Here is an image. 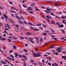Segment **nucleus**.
Listing matches in <instances>:
<instances>
[{
	"mask_svg": "<svg viewBox=\"0 0 66 66\" xmlns=\"http://www.w3.org/2000/svg\"><path fill=\"white\" fill-rule=\"evenodd\" d=\"M30 27L31 29L32 30H34V31H38V30L35 28H33V27Z\"/></svg>",
	"mask_w": 66,
	"mask_h": 66,
	"instance_id": "obj_3",
	"label": "nucleus"
},
{
	"mask_svg": "<svg viewBox=\"0 0 66 66\" xmlns=\"http://www.w3.org/2000/svg\"><path fill=\"white\" fill-rule=\"evenodd\" d=\"M32 64L34 65H37V63H32Z\"/></svg>",
	"mask_w": 66,
	"mask_h": 66,
	"instance_id": "obj_43",
	"label": "nucleus"
},
{
	"mask_svg": "<svg viewBox=\"0 0 66 66\" xmlns=\"http://www.w3.org/2000/svg\"><path fill=\"white\" fill-rule=\"evenodd\" d=\"M27 35H30L31 34V33L30 32H28L27 33Z\"/></svg>",
	"mask_w": 66,
	"mask_h": 66,
	"instance_id": "obj_45",
	"label": "nucleus"
},
{
	"mask_svg": "<svg viewBox=\"0 0 66 66\" xmlns=\"http://www.w3.org/2000/svg\"><path fill=\"white\" fill-rule=\"evenodd\" d=\"M47 2H48V3H51L52 2L51 1H47Z\"/></svg>",
	"mask_w": 66,
	"mask_h": 66,
	"instance_id": "obj_41",
	"label": "nucleus"
},
{
	"mask_svg": "<svg viewBox=\"0 0 66 66\" xmlns=\"http://www.w3.org/2000/svg\"><path fill=\"white\" fill-rule=\"evenodd\" d=\"M46 9L47 11H49V12H50V11H51V8H49L48 9L46 8Z\"/></svg>",
	"mask_w": 66,
	"mask_h": 66,
	"instance_id": "obj_6",
	"label": "nucleus"
},
{
	"mask_svg": "<svg viewBox=\"0 0 66 66\" xmlns=\"http://www.w3.org/2000/svg\"><path fill=\"white\" fill-rule=\"evenodd\" d=\"M35 9H36V10H37H37H38V11H40L39 10L37 9V7H35Z\"/></svg>",
	"mask_w": 66,
	"mask_h": 66,
	"instance_id": "obj_57",
	"label": "nucleus"
},
{
	"mask_svg": "<svg viewBox=\"0 0 66 66\" xmlns=\"http://www.w3.org/2000/svg\"><path fill=\"white\" fill-rule=\"evenodd\" d=\"M44 56L45 57H46V56H48V55H47V54H46V55H44Z\"/></svg>",
	"mask_w": 66,
	"mask_h": 66,
	"instance_id": "obj_61",
	"label": "nucleus"
},
{
	"mask_svg": "<svg viewBox=\"0 0 66 66\" xmlns=\"http://www.w3.org/2000/svg\"><path fill=\"white\" fill-rule=\"evenodd\" d=\"M1 63H2V64H6V63L4 61H2V60H1Z\"/></svg>",
	"mask_w": 66,
	"mask_h": 66,
	"instance_id": "obj_4",
	"label": "nucleus"
},
{
	"mask_svg": "<svg viewBox=\"0 0 66 66\" xmlns=\"http://www.w3.org/2000/svg\"><path fill=\"white\" fill-rule=\"evenodd\" d=\"M18 56L19 57H21V58H22V55H19Z\"/></svg>",
	"mask_w": 66,
	"mask_h": 66,
	"instance_id": "obj_55",
	"label": "nucleus"
},
{
	"mask_svg": "<svg viewBox=\"0 0 66 66\" xmlns=\"http://www.w3.org/2000/svg\"><path fill=\"white\" fill-rule=\"evenodd\" d=\"M23 22H24V24H27V22H26V21H23Z\"/></svg>",
	"mask_w": 66,
	"mask_h": 66,
	"instance_id": "obj_24",
	"label": "nucleus"
},
{
	"mask_svg": "<svg viewBox=\"0 0 66 66\" xmlns=\"http://www.w3.org/2000/svg\"><path fill=\"white\" fill-rule=\"evenodd\" d=\"M49 44V42H47L46 43H45V45H48V44Z\"/></svg>",
	"mask_w": 66,
	"mask_h": 66,
	"instance_id": "obj_49",
	"label": "nucleus"
},
{
	"mask_svg": "<svg viewBox=\"0 0 66 66\" xmlns=\"http://www.w3.org/2000/svg\"><path fill=\"white\" fill-rule=\"evenodd\" d=\"M60 27H61V28H63V27H64V25L63 24H61L60 26Z\"/></svg>",
	"mask_w": 66,
	"mask_h": 66,
	"instance_id": "obj_38",
	"label": "nucleus"
},
{
	"mask_svg": "<svg viewBox=\"0 0 66 66\" xmlns=\"http://www.w3.org/2000/svg\"><path fill=\"white\" fill-rule=\"evenodd\" d=\"M64 53V54H66V52L63 51L62 52Z\"/></svg>",
	"mask_w": 66,
	"mask_h": 66,
	"instance_id": "obj_63",
	"label": "nucleus"
},
{
	"mask_svg": "<svg viewBox=\"0 0 66 66\" xmlns=\"http://www.w3.org/2000/svg\"><path fill=\"white\" fill-rule=\"evenodd\" d=\"M37 26H40V27L41 26H42V24L40 23H38L36 24Z\"/></svg>",
	"mask_w": 66,
	"mask_h": 66,
	"instance_id": "obj_14",
	"label": "nucleus"
},
{
	"mask_svg": "<svg viewBox=\"0 0 66 66\" xmlns=\"http://www.w3.org/2000/svg\"><path fill=\"white\" fill-rule=\"evenodd\" d=\"M4 29L6 30H7V31H9V29L6 28L5 27L4 28Z\"/></svg>",
	"mask_w": 66,
	"mask_h": 66,
	"instance_id": "obj_35",
	"label": "nucleus"
},
{
	"mask_svg": "<svg viewBox=\"0 0 66 66\" xmlns=\"http://www.w3.org/2000/svg\"><path fill=\"white\" fill-rule=\"evenodd\" d=\"M40 42L41 43H42V42H43V38H41L40 39Z\"/></svg>",
	"mask_w": 66,
	"mask_h": 66,
	"instance_id": "obj_40",
	"label": "nucleus"
},
{
	"mask_svg": "<svg viewBox=\"0 0 66 66\" xmlns=\"http://www.w3.org/2000/svg\"><path fill=\"white\" fill-rule=\"evenodd\" d=\"M23 64L24 66H26V63H23Z\"/></svg>",
	"mask_w": 66,
	"mask_h": 66,
	"instance_id": "obj_58",
	"label": "nucleus"
},
{
	"mask_svg": "<svg viewBox=\"0 0 66 66\" xmlns=\"http://www.w3.org/2000/svg\"><path fill=\"white\" fill-rule=\"evenodd\" d=\"M28 24H29V25H31V26H33V24H32V23L30 22H28Z\"/></svg>",
	"mask_w": 66,
	"mask_h": 66,
	"instance_id": "obj_22",
	"label": "nucleus"
},
{
	"mask_svg": "<svg viewBox=\"0 0 66 66\" xmlns=\"http://www.w3.org/2000/svg\"><path fill=\"white\" fill-rule=\"evenodd\" d=\"M34 5H35V4L34 3L33 4L30 5V6H34Z\"/></svg>",
	"mask_w": 66,
	"mask_h": 66,
	"instance_id": "obj_36",
	"label": "nucleus"
},
{
	"mask_svg": "<svg viewBox=\"0 0 66 66\" xmlns=\"http://www.w3.org/2000/svg\"><path fill=\"white\" fill-rule=\"evenodd\" d=\"M10 55L11 57H12V58H13V59H14V56L13 55Z\"/></svg>",
	"mask_w": 66,
	"mask_h": 66,
	"instance_id": "obj_16",
	"label": "nucleus"
},
{
	"mask_svg": "<svg viewBox=\"0 0 66 66\" xmlns=\"http://www.w3.org/2000/svg\"><path fill=\"white\" fill-rule=\"evenodd\" d=\"M54 48V46L53 45L52 46L50 47V48Z\"/></svg>",
	"mask_w": 66,
	"mask_h": 66,
	"instance_id": "obj_26",
	"label": "nucleus"
},
{
	"mask_svg": "<svg viewBox=\"0 0 66 66\" xmlns=\"http://www.w3.org/2000/svg\"><path fill=\"white\" fill-rule=\"evenodd\" d=\"M29 12L30 13V14H33V12L31 11H29Z\"/></svg>",
	"mask_w": 66,
	"mask_h": 66,
	"instance_id": "obj_50",
	"label": "nucleus"
},
{
	"mask_svg": "<svg viewBox=\"0 0 66 66\" xmlns=\"http://www.w3.org/2000/svg\"><path fill=\"white\" fill-rule=\"evenodd\" d=\"M61 31L62 32V33H65V31L62 29H61Z\"/></svg>",
	"mask_w": 66,
	"mask_h": 66,
	"instance_id": "obj_13",
	"label": "nucleus"
},
{
	"mask_svg": "<svg viewBox=\"0 0 66 66\" xmlns=\"http://www.w3.org/2000/svg\"><path fill=\"white\" fill-rule=\"evenodd\" d=\"M35 50L36 51H38V49L37 48H36L35 49Z\"/></svg>",
	"mask_w": 66,
	"mask_h": 66,
	"instance_id": "obj_48",
	"label": "nucleus"
},
{
	"mask_svg": "<svg viewBox=\"0 0 66 66\" xmlns=\"http://www.w3.org/2000/svg\"><path fill=\"white\" fill-rule=\"evenodd\" d=\"M23 51H24V52H27V50H23Z\"/></svg>",
	"mask_w": 66,
	"mask_h": 66,
	"instance_id": "obj_62",
	"label": "nucleus"
},
{
	"mask_svg": "<svg viewBox=\"0 0 66 66\" xmlns=\"http://www.w3.org/2000/svg\"><path fill=\"white\" fill-rule=\"evenodd\" d=\"M7 58L8 60H10V61H11L12 60V58H10L9 57H7Z\"/></svg>",
	"mask_w": 66,
	"mask_h": 66,
	"instance_id": "obj_12",
	"label": "nucleus"
},
{
	"mask_svg": "<svg viewBox=\"0 0 66 66\" xmlns=\"http://www.w3.org/2000/svg\"><path fill=\"white\" fill-rule=\"evenodd\" d=\"M30 62L31 63H33V62H34V61H33V60H31Z\"/></svg>",
	"mask_w": 66,
	"mask_h": 66,
	"instance_id": "obj_52",
	"label": "nucleus"
},
{
	"mask_svg": "<svg viewBox=\"0 0 66 66\" xmlns=\"http://www.w3.org/2000/svg\"><path fill=\"white\" fill-rule=\"evenodd\" d=\"M4 8L0 6V9H2V10H3Z\"/></svg>",
	"mask_w": 66,
	"mask_h": 66,
	"instance_id": "obj_47",
	"label": "nucleus"
},
{
	"mask_svg": "<svg viewBox=\"0 0 66 66\" xmlns=\"http://www.w3.org/2000/svg\"><path fill=\"white\" fill-rule=\"evenodd\" d=\"M13 47L14 48V49H16V47L15 45H14L13 46Z\"/></svg>",
	"mask_w": 66,
	"mask_h": 66,
	"instance_id": "obj_25",
	"label": "nucleus"
},
{
	"mask_svg": "<svg viewBox=\"0 0 66 66\" xmlns=\"http://www.w3.org/2000/svg\"><path fill=\"white\" fill-rule=\"evenodd\" d=\"M47 54L48 55H50V53H49L48 52H47Z\"/></svg>",
	"mask_w": 66,
	"mask_h": 66,
	"instance_id": "obj_51",
	"label": "nucleus"
},
{
	"mask_svg": "<svg viewBox=\"0 0 66 66\" xmlns=\"http://www.w3.org/2000/svg\"><path fill=\"white\" fill-rule=\"evenodd\" d=\"M52 32L53 33L55 34V32L54 30H52V29H51Z\"/></svg>",
	"mask_w": 66,
	"mask_h": 66,
	"instance_id": "obj_27",
	"label": "nucleus"
},
{
	"mask_svg": "<svg viewBox=\"0 0 66 66\" xmlns=\"http://www.w3.org/2000/svg\"><path fill=\"white\" fill-rule=\"evenodd\" d=\"M31 8H32V7H28V8L27 10H30V9H31Z\"/></svg>",
	"mask_w": 66,
	"mask_h": 66,
	"instance_id": "obj_30",
	"label": "nucleus"
},
{
	"mask_svg": "<svg viewBox=\"0 0 66 66\" xmlns=\"http://www.w3.org/2000/svg\"><path fill=\"white\" fill-rule=\"evenodd\" d=\"M48 64L49 66H51V64L50 62L48 63Z\"/></svg>",
	"mask_w": 66,
	"mask_h": 66,
	"instance_id": "obj_54",
	"label": "nucleus"
},
{
	"mask_svg": "<svg viewBox=\"0 0 66 66\" xmlns=\"http://www.w3.org/2000/svg\"><path fill=\"white\" fill-rule=\"evenodd\" d=\"M42 26L44 27H45V28H46V26L44 24Z\"/></svg>",
	"mask_w": 66,
	"mask_h": 66,
	"instance_id": "obj_53",
	"label": "nucleus"
},
{
	"mask_svg": "<svg viewBox=\"0 0 66 66\" xmlns=\"http://www.w3.org/2000/svg\"><path fill=\"white\" fill-rule=\"evenodd\" d=\"M14 9V10H16V9H15V8H14V7L13 6H12L11 7V9Z\"/></svg>",
	"mask_w": 66,
	"mask_h": 66,
	"instance_id": "obj_33",
	"label": "nucleus"
},
{
	"mask_svg": "<svg viewBox=\"0 0 66 66\" xmlns=\"http://www.w3.org/2000/svg\"><path fill=\"white\" fill-rule=\"evenodd\" d=\"M61 49H62V47H60L56 49V51H58L57 53H61V52L62 51V50H61Z\"/></svg>",
	"mask_w": 66,
	"mask_h": 66,
	"instance_id": "obj_2",
	"label": "nucleus"
},
{
	"mask_svg": "<svg viewBox=\"0 0 66 66\" xmlns=\"http://www.w3.org/2000/svg\"><path fill=\"white\" fill-rule=\"evenodd\" d=\"M4 17H5V18H9V17L7 16H6V15L4 14Z\"/></svg>",
	"mask_w": 66,
	"mask_h": 66,
	"instance_id": "obj_11",
	"label": "nucleus"
},
{
	"mask_svg": "<svg viewBox=\"0 0 66 66\" xmlns=\"http://www.w3.org/2000/svg\"><path fill=\"white\" fill-rule=\"evenodd\" d=\"M10 11L11 12V13H16V12L15 11L10 10Z\"/></svg>",
	"mask_w": 66,
	"mask_h": 66,
	"instance_id": "obj_10",
	"label": "nucleus"
},
{
	"mask_svg": "<svg viewBox=\"0 0 66 66\" xmlns=\"http://www.w3.org/2000/svg\"><path fill=\"white\" fill-rule=\"evenodd\" d=\"M61 18H62L63 19H65V17L64 16H62L61 17Z\"/></svg>",
	"mask_w": 66,
	"mask_h": 66,
	"instance_id": "obj_37",
	"label": "nucleus"
},
{
	"mask_svg": "<svg viewBox=\"0 0 66 66\" xmlns=\"http://www.w3.org/2000/svg\"><path fill=\"white\" fill-rule=\"evenodd\" d=\"M42 34L43 35H44V36H46L47 35V33L45 32L42 33Z\"/></svg>",
	"mask_w": 66,
	"mask_h": 66,
	"instance_id": "obj_9",
	"label": "nucleus"
},
{
	"mask_svg": "<svg viewBox=\"0 0 66 66\" xmlns=\"http://www.w3.org/2000/svg\"><path fill=\"white\" fill-rule=\"evenodd\" d=\"M7 40L8 42H12V41H11V39H8Z\"/></svg>",
	"mask_w": 66,
	"mask_h": 66,
	"instance_id": "obj_31",
	"label": "nucleus"
},
{
	"mask_svg": "<svg viewBox=\"0 0 66 66\" xmlns=\"http://www.w3.org/2000/svg\"><path fill=\"white\" fill-rule=\"evenodd\" d=\"M45 12H46V13H48V14H49V12L48 11H47L46 10H45Z\"/></svg>",
	"mask_w": 66,
	"mask_h": 66,
	"instance_id": "obj_34",
	"label": "nucleus"
},
{
	"mask_svg": "<svg viewBox=\"0 0 66 66\" xmlns=\"http://www.w3.org/2000/svg\"><path fill=\"white\" fill-rule=\"evenodd\" d=\"M22 6L24 8H27V6L24 4H23L22 5Z\"/></svg>",
	"mask_w": 66,
	"mask_h": 66,
	"instance_id": "obj_7",
	"label": "nucleus"
},
{
	"mask_svg": "<svg viewBox=\"0 0 66 66\" xmlns=\"http://www.w3.org/2000/svg\"><path fill=\"white\" fill-rule=\"evenodd\" d=\"M1 40H6V39L5 38H2Z\"/></svg>",
	"mask_w": 66,
	"mask_h": 66,
	"instance_id": "obj_15",
	"label": "nucleus"
},
{
	"mask_svg": "<svg viewBox=\"0 0 66 66\" xmlns=\"http://www.w3.org/2000/svg\"><path fill=\"white\" fill-rule=\"evenodd\" d=\"M22 57H24V58H26V56L24 55H22Z\"/></svg>",
	"mask_w": 66,
	"mask_h": 66,
	"instance_id": "obj_19",
	"label": "nucleus"
},
{
	"mask_svg": "<svg viewBox=\"0 0 66 66\" xmlns=\"http://www.w3.org/2000/svg\"><path fill=\"white\" fill-rule=\"evenodd\" d=\"M29 40L31 42V43H34V42L33 41H32V40Z\"/></svg>",
	"mask_w": 66,
	"mask_h": 66,
	"instance_id": "obj_39",
	"label": "nucleus"
},
{
	"mask_svg": "<svg viewBox=\"0 0 66 66\" xmlns=\"http://www.w3.org/2000/svg\"><path fill=\"white\" fill-rule=\"evenodd\" d=\"M55 17H56V18H59V19H61V18H60L59 17L56 15H55Z\"/></svg>",
	"mask_w": 66,
	"mask_h": 66,
	"instance_id": "obj_42",
	"label": "nucleus"
},
{
	"mask_svg": "<svg viewBox=\"0 0 66 66\" xmlns=\"http://www.w3.org/2000/svg\"><path fill=\"white\" fill-rule=\"evenodd\" d=\"M55 64L56 66H58V64H57L56 63H55Z\"/></svg>",
	"mask_w": 66,
	"mask_h": 66,
	"instance_id": "obj_60",
	"label": "nucleus"
},
{
	"mask_svg": "<svg viewBox=\"0 0 66 66\" xmlns=\"http://www.w3.org/2000/svg\"><path fill=\"white\" fill-rule=\"evenodd\" d=\"M20 18H21V19H22V20H24V19L23 18H22V16H21L20 17Z\"/></svg>",
	"mask_w": 66,
	"mask_h": 66,
	"instance_id": "obj_44",
	"label": "nucleus"
},
{
	"mask_svg": "<svg viewBox=\"0 0 66 66\" xmlns=\"http://www.w3.org/2000/svg\"><path fill=\"white\" fill-rule=\"evenodd\" d=\"M20 38L22 39L23 40L24 39V38L22 37H20Z\"/></svg>",
	"mask_w": 66,
	"mask_h": 66,
	"instance_id": "obj_17",
	"label": "nucleus"
},
{
	"mask_svg": "<svg viewBox=\"0 0 66 66\" xmlns=\"http://www.w3.org/2000/svg\"><path fill=\"white\" fill-rule=\"evenodd\" d=\"M65 56H62V59H64V58H65Z\"/></svg>",
	"mask_w": 66,
	"mask_h": 66,
	"instance_id": "obj_64",
	"label": "nucleus"
},
{
	"mask_svg": "<svg viewBox=\"0 0 66 66\" xmlns=\"http://www.w3.org/2000/svg\"><path fill=\"white\" fill-rule=\"evenodd\" d=\"M5 25L7 26V28H8L9 29H11V28H10V27L9 25L6 24H5Z\"/></svg>",
	"mask_w": 66,
	"mask_h": 66,
	"instance_id": "obj_8",
	"label": "nucleus"
},
{
	"mask_svg": "<svg viewBox=\"0 0 66 66\" xmlns=\"http://www.w3.org/2000/svg\"><path fill=\"white\" fill-rule=\"evenodd\" d=\"M44 32H46V33H49V32H50V31L47 30L44 31Z\"/></svg>",
	"mask_w": 66,
	"mask_h": 66,
	"instance_id": "obj_18",
	"label": "nucleus"
},
{
	"mask_svg": "<svg viewBox=\"0 0 66 66\" xmlns=\"http://www.w3.org/2000/svg\"><path fill=\"white\" fill-rule=\"evenodd\" d=\"M5 62H7L9 63V61H8V60H7V59H5Z\"/></svg>",
	"mask_w": 66,
	"mask_h": 66,
	"instance_id": "obj_23",
	"label": "nucleus"
},
{
	"mask_svg": "<svg viewBox=\"0 0 66 66\" xmlns=\"http://www.w3.org/2000/svg\"><path fill=\"white\" fill-rule=\"evenodd\" d=\"M37 54H36L35 53H34L33 55V56L34 57H38V56H41V54H42V53H39L37 52Z\"/></svg>",
	"mask_w": 66,
	"mask_h": 66,
	"instance_id": "obj_1",
	"label": "nucleus"
},
{
	"mask_svg": "<svg viewBox=\"0 0 66 66\" xmlns=\"http://www.w3.org/2000/svg\"><path fill=\"white\" fill-rule=\"evenodd\" d=\"M19 11H20L19 13H20V14H22V11H21V10H19Z\"/></svg>",
	"mask_w": 66,
	"mask_h": 66,
	"instance_id": "obj_29",
	"label": "nucleus"
},
{
	"mask_svg": "<svg viewBox=\"0 0 66 66\" xmlns=\"http://www.w3.org/2000/svg\"><path fill=\"white\" fill-rule=\"evenodd\" d=\"M52 52L54 54H55V51L54 50H52Z\"/></svg>",
	"mask_w": 66,
	"mask_h": 66,
	"instance_id": "obj_32",
	"label": "nucleus"
},
{
	"mask_svg": "<svg viewBox=\"0 0 66 66\" xmlns=\"http://www.w3.org/2000/svg\"><path fill=\"white\" fill-rule=\"evenodd\" d=\"M29 39H30V40H32V39H34V38H29Z\"/></svg>",
	"mask_w": 66,
	"mask_h": 66,
	"instance_id": "obj_46",
	"label": "nucleus"
},
{
	"mask_svg": "<svg viewBox=\"0 0 66 66\" xmlns=\"http://www.w3.org/2000/svg\"><path fill=\"white\" fill-rule=\"evenodd\" d=\"M59 24V22H57L55 24V25H56V24Z\"/></svg>",
	"mask_w": 66,
	"mask_h": 66,
	"instance_id": "obj_56",
	"label": "nucleus"
},
{
	"mask_svg": "<svg viewBox=\"0 0 66 66\" xmlns=\"http://www.w3.org/2000/svg\"><path fill=\"white\" fill-rule=\"evenodd\" d=\"M46 20H47V21H48V22L50 23L51 24V22H50V21H49V19H46Z\"/></svg>",
	"mask_w": 66,
	"mask_h": 66,
	"instance_id": "obj_21",
	"label": "nucleus"
},
{
	"mask_svg": "<svg viewBox=\"0 0 66 66\" xmlns=\"http://www.w3.org/2000/svg\"><path fill=\"white\" fill-rule=\"evenodd\" d=\"M48 59H49V60H50V61H51V58L50 57H48Z\"/></svg>",
	"mask_w": 66,
	"mask_h": 66,
	"instance_id": "obj_59",
	"label": "nucleus"
},
{
	"mask_svg": "<svg viewBox=\"0 0 66 66\" xmlns=\"http://www.w3.org/2000/svg\"><path fill=\"white\" fill-rule=\"evenodd\" d=\"M18 21H19V23H20V24H22V23H23V22L20 20H19Z\"/></svg>",
	"mask_w": 66,
	"mask_h": 66,
	"instance_id": "obj_5",
	"label": "nucleus"
},
{
	"mask_svg": "<svg viewBox=\"0 0 66 66\" xmlns=\"http://www.w3.org/2000/svg\"><path fill=\"white\" fill-rule=\"evenodd\" d=\"M15 17L16 18H18V19H20V17L18 16H15Z\"/></svg>",
	"mask_w": 66,
	"mask_h": 66,
	"instance_id": "obj_28",
	"label": "nucleus"
},
{
	"mask_svg": "<svg viewBox=\"0 0 66 66\" xmlns=\"http://www.w3.org/2000/svg\"><path fill=\"white\" fill-rule=\"evenodd\" d=\"M45 61H46V60H44V59H42V63H44V62H45Z\"/></svg>",
	"mask_w": 66,
	"mask_h": 66,
	"instance_id": "obj_20",
	"label": "nucleus"
}]
</instances>
